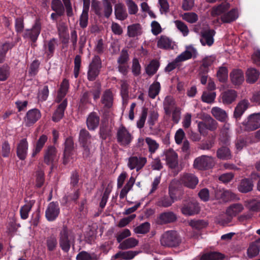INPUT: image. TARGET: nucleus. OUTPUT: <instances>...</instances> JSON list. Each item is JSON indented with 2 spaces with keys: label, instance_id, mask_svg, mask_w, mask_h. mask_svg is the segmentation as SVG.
<instances>
[{
  "label": "nucleus",
  "instance_id": "0e129e2a",
  "mask_svg": "<svg viewBox=\"0 0 260 260\" xmlns=\"http://www.w3.org/2000/svg\"><path fill=\"white\" fill-rule=\"evenodd\" d=\"M88 11L82 10V13L80 17L79 24L81 28L87 27L88 21Z\"/></svg>",
  "mask_w": 260,
  "mask_h": 260
},
{
  "label": "nucleus",
  "instance_id": "6ab92c4d",
  "mask_svg": "<svg viewBox=\"0 0 260 260\" xmlns=\"http://www.w3.org/2000/svg\"><path fill=\"white\" fill-rule=\"evenodd\" d=\"M57 151L53 146H49L45 150L44 161L48 165H51L56 159Z\"/></svg>",
  "mask_w": 260,
  "mask_h": 260
},
{
  "label": "nucleus",
  "instance_id": "13d9d810",
  "mask_svg": "<svg viewBox=\"0 0 260 260\" xmlns=\"http://www.w3.org/2000/svg\"><path fill=\"white\" fill-rule=\"evenodd\" d=\"M145 142L148 145L149 151L151 153H154L158 148L159 144L156 142L155 140L149 137H147L145 138Z\"/></svg>",
  "mask_w": 260,
  "mask_h": 260
},
{
  "label": "nucleus",
  "instance_id": "5fc2aeb1",
  "mask_svg": "<svg viewBox=\"0 0 260 260\" xmlns=\"http://www.w3.org/2000/svg\"><path fill=\"white\" fill-rule=\"evenodd\" d=\"M158 67V61L156 60H153L146 68V73L149 76H152L156 72Z\"/></svg>",
  "mask_w": 260,
  "mask_h": 260
},
{
  "label": "nucleus",
  "instance_id": "bb28decb",
  "mask_svg": "<svg viewBox=\"0 0 260 260\" xmlns=\"http://www.w3.org/2000/svg\"><path fill=\"white\" fill-rule=\"evenodd\" d=\"M57 46V41L55 38L51 39L44 44L45 53L48 58L53 56Z\"/></svg>",
  "mask_w": 260,
  "mask_h": 260
},
{
  "label": "nucleus",
  "instance_id": "79ce46f5",
  "mask_svg": "<svg viewBox=\"0 0 260 260\" xmlns=\"http://www.w3.org/2000/svg\"><path fill=\"white\" fill-rule=\"evenodd\" d=\"M139 241L134 238H129L122 242L119 246L121 249L132 248L138 245Z\"/></svg>",
  "mask_w": 260,
  "mask_h": 260
},
{
  "label": "nucleus",
  "instance_id": "5701e85b",
  "mask_svg": "<svg viewBox=\"0 0 260 260\" xmlns=\"http://www.w3.org/2000/svg\"><path fill=\"white\" fill-rule=\"evenodd\" d=\"M100 118L95 112L90 113L86 119V125L89 130L94 131L96 129L100 123Z\"/></svg>",
  "mask_w": 260,
  "mask_h": 260
},
{
  "label": "nucleus",
  "instance_id": "1a4fd4ad",
  "mask_svg": "<svg viewBox=\"0 0 260 260\" xmlns=\"http://www.w3.org/2000/svg\"><path fill=\"white\" fill-rule=\"evenodd\" d=\"M214 164L215 161L213 157L203 155L194 159L193 167L198 170H203L212 168Z\"/></svg>",
  "mask_w": 260,
  "mask_h": 260
},
{
  "label": "nucleus",
  "instance_id": "de8ad7c7",
  "mask_svg": "<svg viewBox=\"0 0 260 260\" xmlns=\"http://www.w3.org/2000/svg\"><path fill=\"white\" fill-rule=\"evenodd\" d=\"M160 90V84L158 82H155L149 87L148 90V96L151 99H154L158 94Z\"/></svg>",
  "mask_w": 260,
  "mask_h": 260
},
{
  "label": "nucleus",
  "instance_id": "4c0bfd02",
  "mask_svg": "<svg viewBox=\"0 0 260 260\" xmlns=\"http://www.w3.org/2000/svg\"><path fill=\"white\" fill-rule=\"evenodd\" d=\"M259 72L255 69H248L246 72V82L250 84L255 83L259 78Z\"/></svg>",
  "mask_w": 260,
  "mask_h": 260
},
{
  "label": "nucleus",
  "instance_id": "3c124183",
  "mask_svg": "<svg viewBox=\"0 0 260 260\" xmlns=\"http://www.w3.org/2000/svg\"><path fill=\"white\" fill-rule=\"evenodd\" d=\"M215 60L214 56H210L206 57L203 59L202 64L200 67V70L203 71L204 73H207L208 72V67L214 62Z\"/></svg>",
  "mask_w": 260,
  "mask_h": 260
},
{
  "label": "nucleus",
  "instance_id": "6e6d98bb",
  "mask_svg": "<svg viewBox=\"0 0 260 260\" xmlns=\"http://www.w3.org/2000/svg\"><path fill=\"white\" fill-rule=\"evenodd\" d=\"M217 77L219 82L224 83L228 78V71L226 67H220L216 74Z\"/></svg>",
  "mask_w": 260,
  "mask_h": 260
},
{
  "label": "nucleus",
  "instance_id": "a878e982",
  "mask_svg": "<svg viewBox=\"0 0 260 260\" xmlns=\"http://www.w3.org/2000/svg\"><path fill=\"white\" fill-rule=\"evenodd\" d=\"M114 14L115 18L121 21L124 20L128 16L125 7L120 3L114 6Z\"/></svg>",
  "mask_w": 260,
  "mask_h": 260
},
{
  "label": "nucleus",
  "instance_id": "7ed1b4c3",
  "mask_svg": "<svg viewBox=\"0 0 260 260\" xmlns=\"http://www.w3.org/2000/svg\"><path fill=\"white\" fill-rule=\"evenodd\" d=\"M75 239L74 233L69 230L66 226H63L59 235V246L64 252H68L71 245L74 246Z\"/></svg>",
  "mask_w": 260,
  "mask_h": 260
},
{
  "label": "nucleus",
  "instance_id": "680f3d73",
  "mask_svg": "<svg viewBox=\"0 0 260 260\" xmlns=\"http://www.w3.org/2000/svg\"><path fill=\"white\" fill-rule=\"evenodd\" d=\"M219 140L224 145H228L230 143V136L228 128H224L221 130Z\"/></svg>",
  "mask_w": 260,
  "mask_h": 260
},
{
  "label": "nucleus",
  "instance_id": "c03bdc74",
  "mask_svg": "<svg viewBox=\"0 0 260 260\" xmlns=\"http://www.w3.org/2000/svg\"><path fill=\"white\" fill-rule=\"evenodd\" d=\"M141 26L139 23L133 24L127 26V35L131 38L135 37L141 34Z\"/></svg>",
  "mask_w": 260,
  "mask_h": 260
},
{
  "label": "nucleus",
  "instance_id": "aec40b11",
  "mask_svg": "<svg viewBox=\"0 0 260 260\" xmlns=\"http://www.w3.org/2000/svg\"><path fill=\"white\" fill-rule=\"evenodd\" d=\"M249 103L247 100H243L240 101L236 107L234 111L233 116L237 120L241 118L242 115L248 108Z\"/></svg>",
  "mask_w": 260,
  "mask_h": 260
},
{
  "label": "nucleus",
  "instance_id": "393cba45",
  "mask_svg": "<svg viewBox=\"0 0 260 260\" xmlns=\"http://www.w3.org/2000/svg\"><path fill=\"white\" fill-rule=\"evenodd\" d=\"M232 83L235 85H239L244 80V73L240 69H234L230 74Z\"/></svg>",
  "mask_w": 260,
  "mask_h": 260
},
{
  "label": "nucleus",
  "instance_id": "e433bc0d",
  "mask_svg": "<svg viewBox=\"0 0 260 260\" xmlns=\"http://www.w3.org/2000/svg\"><path fill=\"white\" fill-rule=\"evenodd\" d=\"M69 87V81L66 79H63L61 83L59 91H58L57 96L56 100L57 103H59L62 99L67 94Z\"/></svg>",
  "mask_w": 260,
  "mask_h": 260
},
{
  "label": "nucleus",
  "instance_id": "bf43d9fd",
  "mask_svg": "<svg viewBox=\"0 0 260 260\" xmlns=\"http://www.w3.org/2000/svg\"><path fill=\"white\" fill-rule=\"evenodd\" d=\"M104 15L108 18L112 13V6L109 0H103Z\"/></svg>",
  "mask_w": 260,
  "mask_h": 260
},
{
  "label": "nucleus",
  "instance_id": "f8f14e48",
  "mask_svg": "<svg viewBox=\"0 0 260 260\" xmlns=\"http://www.w3.org/2000/svg\"><path fill=\"white\" fill-rule=\"evenodd\" d=\"M60 212L58 204L57 202L50 203L45 211V217L49 221H54L58 217Z\"/></svg>",
  "mask_w": 260,
  "mask_h": 260
},
{
  "label": "nucleus",
  "instance_id": "39448f33",
  "mask_svg": "<svg viewBox=\"0 0 260 260\" xmlns=\"http://www.w3.org/2000/svg\"><path fill=\"white\" fill-rule=\"evenodd\" d=\"M218 123L210 115H206L204 116L202 121L198 123V131L202 135H205L207 134V131L214 132L218 127Z\"/></svg>",
  "mask_w": 260,
  "mask_h": 260
},
{
  "label": "nucleus",
  "instance_id": "c85d7f7f",
  "mask_svg": "<svg viewBox=\"0 0 260 260\" xmlns=\"http://www.w3.org/2000/svg\"><path fill=\"white\" fill-rule=\"evenodd\" d=\"M28 149V143L26 139H22L17 147V155L21 160L26 158Z\"/></svg>",
  "mask_w": 260,
  "mask_h": 260
},
{
  "label": "nucleus",
  "instance_id": "a18cd8bd",
  "mask_svg": "<svg viewBox=\"0 0 260 260\" xmlns=\"http://www.w3.org/2000/svg\"><path fill=\"white\" fill-rule=\"evenodd\" d=\"M99 259V256L95 253H89L85 251L80 252L76 256L77 260H98Z\"/></svg>",
  "mask_w": 260,
  "mask_h": 260
},
{
  "label": "nucleus",
  "instance_id": "09e8293b",
  "mask_svg": "<svg viewBox=\"0 0 260 260\" xmlns=\"http://www.w3.org/2000/svg\"><path fill=\"white\" fill-rule=\"evenodd\" d=\"M46 245L49 251H54L57 246V241L56 237L53 235L47 237Z\"/></svg>",
  "mask_w": 260,
  "mask_h": 260
},
{
  "label": "nucleus",
  "instance_id": "f03ea898",
  "mask_svg": "<svg viewBox=\"0 0 260 260\" xmlns=\"http://www.w3.org/2000/svg\"><path fill=\"white\" fill-rule=\"evenodd\" d=\"M182 242V238L176 231L170 230L164 232L160 236V243L164 247L176 248Z\"/></svg>",
  "mask_w": 260,
  "mask_h": 260
},
{
  "label": "nucleus",
  "instance_id": "4be33fe9",
  "mask_svg": "<svg viewBox=\"0 0 260 260\" xmlns=\"http://www.w3.org/2000/svg\"><path fill=\"white\" fill-rule=\"evenodd\" d=\"M166 160L167 165L171 169L175 168L178 165V155L173 149L166 152Z\"/></svg>",
  "mask_w": 260,
  "mask_h": 260
},
{
  "label": "nucleus",
  "instance_id": "423d86ee",
  "mask_svg": "<svg viewBox=\"0 0 260 260\" xmlns=\"http://www.w3.org/2000/svg\"><path fill=\"white\" fill-rule=\"evenodd\" d=\"M116 139L120 146L128 147L133 140V136L125 126L121 125L117 131Z\"/></svg>",
  "mask_w": 260,
  "mask_h": 260
},
{
  "label": "nucleus",
  "instance_id": "9d476101",
  "mask_svg": "<svg viewBox=\"0 0 260 260\" xmlns=\"http://www.w3.org/2000/svg\"><path fill=\"white\" fill-rule=\"evenodd\" d=\"M41 30V23L39 20H37L31 29H27L24 31L23 37L24 38L29 39L33 43H35L38 39Z\"/></svg>",
  "mask_w": 260,
  "mask_h": 260
},
{
  "label": "nucleus",
  "instance_id": "6e6552de",
  "mask_svg": "<svg viewBox=\"0 0 260 260\" xmlns=\"http://www.w3.org/2000/svg\"><path fill=\"white\" fill-rule=\"evenodd\" d=\"M102 68L101 59L99 56H94L88 66L87 79L93 81L99 76Z\"/></svg>",
  "mask_w": 260,
  "mask_h": 260
},
{
  "label": "nucleus",
  "instance_id": "ea45409f",
  "mask_svg": "<svg viewBox=\"0 0 260 260\" xmlns=\"http://www.w3.org/2000/svg\"><path fill=\"white\" fill-rule=\"evenodd\" d=\"M260 251V244L255 241L252 242L247 250L248 256L251 258L257 256Z\"/></svg>",
  "mask_w": 260,
  "mask_h": 260
},
{
  "label": "nucleus",
  "instance_id": "b1692460",
  "mask_svg": "<svg viewBox=\"0 0 260 260\" xmlns=\"http://www.w3.org/2000/svg\"><path fill=\"white\" fill-rule=\"evenodd\" d=\"M101 102L103 105V108L105 109H109L112 107L113 95L110 89H107L103 92Z\"/></svg>",
  "mask_w": 260,
  "mask_h": 260
},
{
  "label": "nucleus",
  "instance_id": "2eb2a0df",
  "mask_svg": "<svg viewBox=\"0 0 260 260\" xmlns=\"http://www.w3.org/2000/svg\"><path fill=\"white\" fill-rule=\"evenodd\" d=\"M41 116V114L38 109H32L29 110L26 113L24 117V121L27 126H30L36 123Z\"/></svg>",
  "mask_w": 260,
  "mask_h": 260
},
{
  "label": "nucleus",
  "instance_id": "72a5a7b5",
  "mask_svg": "<svg viewBox=\"0 0 260 260\" xmlns=\"http://www.w3.org/2000/svg\"><path fill=\"white\" fill-rule=\"evenodd\" d=\"M253 184L251 180L244 178L241 180L238 189L239 191L242 193H247L252 190Z\"/></svg>",
  "mask_w": 260,
  "mask_h": 260
},
{
  "label": "nucleus",
  "instance_id": "ddd939ff",
  "mask_svg": "<svg viewBox=\"0 0 260 260\" xmlns=\"http://www.w3.org/2000/svg\"><path fill=\"white\" fill-rule=\"evenodd\" d=\"M214 193L216 199L223 202H228L237 199L236 194L229 190L216 189Z\"/></svg>",
  "mask_w": 260,
  "mask_h": 260
},
{
  "label": "nucleus",
  "instance_id": "4d7b16f0",
  "mask_svg": "<svg viewBox=\"0 0 260 260\" xmlns=\"http://www.w3.org/2000/svg\"><path fill=\"white\" fill-rule=\"evenodd\" d=\"M150 228V223L148 222H145L135 228L134 231L136 234H145L149 231Z\"/></svg>",
  "mask_w": 260,
  "mask_h": 260
},
{
  "label": "nucleus",
  "instance_id": "0eeeda50",
  "mask_svg": "<svg viewBox=\"0 0 260 260\" xmlns=\"http://www.w3.org/2000/svg\"><path fill=\"white\" fill-rule=\"evenodd\" d=\"M244 131L251 132L260 127V113L249 115L242 122Z\"/></svg>",
  "mask_w": 260,
  "mask_h": 260
},
{
  "label": "nucleus",
  "instance_id": "9b49d317",
  "mask_svg": "<svg viewBox=\"0 0 260 260\" xmlns=\"http://www.w3.org/2000/svg\"><path fill=\"white\" fill-rule=\"evenodd\" d=\"M147 162V158L141 156H132L128 158L127 167L130 170L136 169L137 171L141 170Z\"/></svg>",
  "mask_w": 260,
  "mask_h": 260
},
{
  "label": "nucleus",
  "instance_id": "37998d69",
  "mask_svg": "<svg viewBox=\"0 0 260 260\" xmlns=\"http://www.w3.org/2000/svg\"><path fill=\"white\" fill-rule=\"evenodd\" d=\"M135 182V179L134 177H131L128 181L127 182L126 184L124 185L123 188L121 189L119 198L121 199H124L127 195V193L132 188L134 183Z\"/></svg>",
  "mask_w": 260,
  "mask_h": 260
},
{
  "label": "nucleus",
  "instance_id": "c756f323",
  "mask_svg": "<svg viewBox=\"0 0 260 260\" xmlns=\"http://www.w3.org/2000/svg\"><path fill=\"white\" fill-rule=\"evenodd\" d=\"M67 100L64 99L58 106L52 116V120L54 122L59 121L63 116L64 110L67 106Z\"/></svg>",
  "mask_w": 260,
  "mask_h": 260
},
{
  "label": "nucleus",
  "instance_id": "a211bd4d",
  "mask_svg": "<svg viewBox=\"0 0 260 260\" xmlns=\"http://www.w3.org/2000/svg\"><path fill=\"white\" fill-rule=\"evenodd\" d=\"M169 196H164L160 197L156 203V205L163 208L170 207L175 201H177V199L175 194L170 190H169Z\"/></svg>",
  "mask_w": 260,
  "mask_h": 260
},
{
  "label": "nucleus",
  "instance_id": "49530a36",
  "mask_svg": "<svg viewBox=\"0 0 260 260\" xmlns=\"http://www.w3.org/2000/svg\"><path fill=\"white\" fill-rule=\"evenodd\" d=\"M189 225L193 229L200 230L206 228L208 222L203 219H191L189 222Z\"/></svg>",
  "mask_w": 260,
  "mask_h": 260
},
{
  "label": "nucleus",
  "instance_id": "2f4dec72",
  "mask_svg": "<svg viewBox=\"0 0 260 260\" xmlns=\"http://www.w3.org/2000/svg\"><path fill=\"white\" fill-rule=\"evenodd\" d=\"M211 113L215 118L220 122H225L228 119V116L226 111L219 107H213Z\"/></svg>",
  "mask_w": 260,
  "mask_h": 260
},
{
  "label": "nucleus",
  "instance_id": "dca6fc26",
  "mask_svg": "<svg viewBox=\"0 0 260 260\" xmlns=\"http://www.w3.org/2000/svg\"><path fill=\"white\" fill-rule=\"evenodd\" d=\"M237 96V92L234 89H228L220 94L221 102L225 105H229L234 103Z\"/></svg>",
  "mask_w": 260,
  "mask_h": 260
},
{
  "label": "nucleus",
  "instance_id": "a19ab883",
  "mask_svg": "<svg viewBox=\"0 0 260 260\" xmlns=\"http://www.w3.org/2000/svg\"><path fill=\"white\" fill-rule=\"evenodd\" d=\"M224 254L218 252H210L202 255L200 260H222Z\"/></svg>",
  "mask_w": 260,
  "mask_h": 260
},
{
  "label": "nucleus",
  "instance_id": "f3484780",
  "mask_svg": "<svg viewBox=\"0 0 260 260\" xmlns=\"http://www.w3.org/2000/svg\"><path fill=\"white\" fill-rule=\"evenodd\" d=\"M215 31L213 29H207L201 32V38L200 42L202 45L211 46L214 43V36Z\"/></svg>",
  "mask_w": 260,
  "mask_h": 260
},
{
  "label": "nucleus",
  "instance_id": "473e14b6",
  "mask_svg": "<svg viewBox=\"0 0 260 260\" xmlns=\"http://www.w3.org/2000/svg\"><path fill=\"white\" fill-rule=\"evenodd\" d=\"M177 219L176 215L171 211L161 213L159 216V220L161 224L172 223L176 221Z\"/></svg>",
  "mask_w": 260,
  "mask_h": 260
},
{
  "label": "nucleus",
  "instance_id": "cd10ccee",
  "mask_svg": "<svg viewBox=\"0 0 260 260\" xmlns=\"http://www.w3.org/2000/svg\"><path fill=\"white\" fill-rule=\"evenodd\" d=\"M238 17V12L236 9H232L226 12L220 16V19L223 23H230L235 21Z\"/></svg>",
  "mask_w": 260,
  "mask_h": 260
},
{
  "label": "nucleus",
  "instance_id": "69168bd1",
  "mask_svg": "<svg viewBox=\"0 0 260 260\" xmlns=\"http://www.w3.org/2000/svg\"><path fill=\"white\" fill-rule=\"evenodd\" d=\"M126 4L130 15H135L138 11V7L133 0H126Z\"/></svg>",
  "mask_w": 260,
  "mask_h": 260
},
{
  "label": "nucleus",
  "instance_id": "f257e3e1",
  "mask_svg": "<svg viewBox=\"0 0 260 260\" xmlns=\"http://www.w3.org/2000/svg\"><path fill=\"white\" fill-rule=\"evenodd\" d=\"M94 137L85 128H82L79 134L78 142L82 149V156L84 159H89L92 155V142Z\"/></svg>",
  "mask_w": 260,
  "mask_h": 260
},
{
  "label": "nucleus",
  "instance_id": "4468645a",
  "mask_svg": "<svg viewBox=\"0 0 260 260\" xmlns=\"http://www.w3.org/2000/svg\"><path fill=\"white\" fill-rule=\"evenodd\" d=\"M181 210L183 215L192 216L198 214L200 209L197 202H189L188 203H184Z\"/></svg>",
  "mask_w": 260,
  "mask_h": 260
},
{
  "label": "nucleus",
  "instance_id": "338daca9",
  "mask_svg": "<svg viewBox=\"0 0 260 260\" xmlns=\"http://www.w3.org/2000/svg\"><path fill=\"white\" fill-rule=\"evenodd\" d=\"M174 23L177 28L182 33L184 36H186L189 32L187 25L182 21L176 20Z\"/></svg>",
  "mask_w": 260,
  "mask_h": 260
},
{
  "label": "nucleus",
  "instance_id": "8fccbe9b",
  "mask_svg": "<svg viewBox=\"0 0 260 260\" xmlns=\"http://www.w3.org/2000/svg\"><path fill=\"white\" fill-rule=\"evenodd\" d=\"M48 138L46 135H42L41 136L37 142L35 149L32 152V156H35L44 147L45 143L47 142Z\"/></svg>",
  "mask_w": 260,
  "mask_h": 260
},
{
  "label": "nucleus",
  "instance_id": "052dcab7",
  "mask_svg": "<svg viewBox=\"0 0 260 260\" xmlns=\"http://www.w3.org/2000/svg\"><path fill=\"white\" fill-rule=\"evenodd\" d=\"M215 98L216 93L215 92H204L202 95V101L208 104L212 103L214 101Z\"/></svg>",
  "mask_w": 260,
  "mask_h": 260
},
{
  "label": "nucleus",
  "instance_id": "f704fd0d",
  "mask_svg": "<svg viewBox=\"0 0 260 260\" xmlns=\"http://www.w3.org/2000/svg\"><path fill=\"white\" fill-rule=\"evenodd\" d=\"M216 156L222 160H228L232 158V153L230 148L226 146H221L216 151Z\"/></svg>",
  "mask_w": 260,
  "mask_h": 260
},
{
  "label": "nucleus",
  "instance_id": "e2e57ef3",
  "mask_svg": "<svg viewBox=\"0 0 260 260\" xmlns=\"http://www.w3.org/2000/svg\"><path fill=\"white\" fill-rule=\"evenodd\" d=\"M235 144L236 150L240 151L247 146V141L245 138L240 137L236 139Z\"/></svg>",
  "mask_w": 260,
  "mask_h": 260
},
{
  "label": "nucleus",
  "instance_id": "864d4df0",
  "mask_svg": "<svg viewBox=\"0 0 260 260\" xmlns=\"http://www.w3.org/2000/svg\"><path fill=\"white\" fill-rule=\"evenodd\" d=\"M102 90V86L100 81L95 82L92 87V89L90 90L93 96V99L96 101L100 98Z\"/></svg>",
  "mask_w": 260,
  "mask_h": 260
},
{
  "label": "nucleus",
  "instance_id": "774afa93",
  "mask_svg": "<svg viewBox=\"0 0 260 260\" xmlns=\"http://www.w3.org/2000/svg\"><path fill=\"white\" fill-rule=\"evenodd\" d=\"M183 19L190 23H193L198 20V16L195 13L188 12L183 14Z\"/></svg>",
  "mask_w": 260,
  "mask_h": 260
},
{
  "label": "nucleus",
  "instance_id": "603ef678",
  "mask_svg": "<svg viewBox=\"0 0 260 260\" xmlns=\"http://www.w3.org/2000/svg\"><path fill=\"white\" fill-rule=\"evenodd\" d=\"M157 45L161 49H169L171 48L172 41L168 37L162 36L157 41Z\"/></svg>",
  "mask_w": 260,
  "mask_h": 260
},
{
  "label": "nucleus",
  "instance_id": "7c9ffc66",
  "mask_svg": "<svg viewBox=\"0 0 260 260\" xmlns=\"http://www.w3.org/2000/svg\"><path fill=\"white\" fill-rule=\"evenodd\" d=\"M230 8V5L226 2L222 3L216 6H214L211 10V14L212 16H216L225 13Z\"/></svg>",
  "mask_w": 260,
  "mask_h": 260
},
{
  "label": "nucleus",
  "instance_id": "20e7f679",
  "mask_svg": "<svg viewBox=\"0 0 260 260\" xmlns=\"http://www.w3.org/2000/svg\"><path fill=\"white\" fill-rule=\"evenodd\" d=\"M64 6L60 0H52L51 4L52 10L58 14V16H61L64 14V7L66 9V13L68 17H72L73 15L72 7L70 0H62Z\"/></svg>",
  "mask_w": 260,
  "mask_h": 260
},
{
  "label": "nucleus",
  "instance_id": "c9c22d12",
  "mask_svg": "<svg viewBox=\"0 0 260 260\" xmlns=\"http://www.w3.org/2000/svg\"><path fill=\"white\" fill-rule=\"evenodd\" d=\"M243 209L244 207L241 204H233L227 208L226 214L230 216V218H232L241 212Z\"/></svg>",
  "mask_w": 260,
  "mask_h": 260
},
{
  "label": "nucleus",
  "instance_id": "58836bf2",
  "mask_svg": "<svg viewBox=\"0 0 260 260\" xmlns=\"http://www.w3.org/2000/svg\"><path fill=\"white\" fill-rule=\"evenodd\" d=\"M196 53L197 51L193 47H188L187 50L182 52L176 57L177 61H179L180 62L185 61L191 58L192 56L196 55Z\"/></svg>",
  "mask_w": 260,
  "mask_h": 260
},
{
  "label": "nucleus",
  "instance_id": "412c9836",
  "mask_svg": "<svg viewBox=\"0 0 260 260\" xmlns=\"http://www.w3.org/2000/svg\"><path fill=\"white\" fill-rule=\"evenodd\" d=\"M182 184L188 188L193 189L199 182L198 178L192 174H185L181 178Z\"/></svg>",
  "mask_w": 260,
  "mask_h": 260
}]
</instances>
